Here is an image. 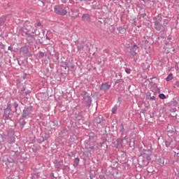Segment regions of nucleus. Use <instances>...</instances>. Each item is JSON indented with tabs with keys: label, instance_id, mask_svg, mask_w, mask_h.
Wrapping results in <instances>:
<instances>
[{
	"label": "nucleus",
	"instance_id": "nucleus-33",
	"mask_svg": "<svg viewBox=\"0 0 179 179\" xmlns=\"http://www.w3.org/2000/svg\"><path fill=\"white\" fill-rule=\"evenodd\" d=\"M52 124H53V128H58V121L55 120L52 122Z\"/></svg>",
	"mask_w": 179,
	"mask_h": 179
},
{
	"label": "nucleus",
	"instance_id": "nucleus-4",
	"mask_svg": "<svg viewBox=\"0 0 179 179\" xmlns=\"http://www.w3.org/2000/svg\"><path fill=\"white\" fill-rule=\"evenodd\" d=\"M83 104H85V106L90 108L92 101L90 94H89L87 92H84V94H83Z\"/></svg>",
	"mask_w": 179,
	"mask_h": 179
},
{
	"label": "nucleus",
	"instance_id": "nucleus-31",
	"mask_svg": "<svg viewBox=\"0 0 179 179\" xmlns=\"http://www.w3.org/2000/svg\"><path fill=\"white\" fill-rule=\"evenodd\" d=\"M18 65L20 66H26V62L24 60L18 61Z\"/></svg>",
	"mask_w": 179,
	"mask_h": 179
},
{
	"label": "nucleus",
	"instance_id": "nucleus-36",
	"mask_svg": "<svg viewBox=\"0 0 179 179\" xmlns=\"http://www.w3.org/2000/svg\"><path fill=\"white\" fill-rule=\"evenodd\" d=\"M159 99H162V100H164V99H166V95L164 94H159Z\"/></svg>",
	"mask_w": 179,
	"mask_h": 179
},
{
	"label": "nucleus",
	"instance_id": "nucleus-64",
	"mask_svg": "<svg viewBox=\"0 0 179 179\" xmlns=\"http://www.w3.org/2000/svg\"><path fill=\"white\" fill-rule=\"evenodd\" d=\"M29 27H31V25H29Z\"/></svg>",
	"mask_w": 179,
	"mask_h": 179
},
{
	"label": "nucleus",
	"instance_id": "nucleus-14",
	"mask_svg": "<svg viewBox=\"0 0 179 179\" xmlns=\"http://www.w3.org/2000/svg\"><path fill=\"white\" fill-rule=\"evenodd\" d=\"M111 87V85H108V83H102L101 85L100 90H103V92H107Z\"/></svg>",
	"mask_w": 179,
	"mask_h": 179
},
{
	"label": "nucleus",
	"instance_id": "nucleus-42",
	"mask_svg": "<svg viewBox=\"0 0 179 179\" xmlns=\"http://www.w3.org/2000/svg\"><path fill=\"white\" fill-rule=\"evenodd\" d=\"M125 72L129 75V73H131V69L126 68Z\"/></svg>",
	"mask_w": 179,
	"mask_h": 179
},
{
	"label": "nucleus",
	"instance_id": "nucleus-41",
	"mask_svg": "<svg viewBox=\"0 0 179 179\" xmlns=\"http://www.w3.org/2000/svg\"><path fill=\"white\" fill-rule=\"evenodd\" d=\"M144 44H145V46L146 47V48H148H148H150V46H148V44H149V41H144Z\"/></svg>",
	"mask_w": 179,
	"mask_h": 179
},
{
	"label": "nucleus",
	"instance_id": "nucleus-28",
	"mask_svg": "<svg viewBox=\"0 0 179 179\" xmlns=\"http://www.w3.org/2000/svg\"><path fill=\"white\" fill-rule=\"evenodd\" d=\"M22 92H23L22 97H23L24 99L27 98V94H30V90H27V91H26L25 92H24V90H23Z\"/></svg>",
	"mask_w": 179,
	"mask_h": 179
},
{
	"label": "nucleus",
	"instance_id": "nucleus-18",
	"mask_svg": "<svg viewBox=\"0 0 179 179\" xmlns=\"http://www.w3.org/2000/svg\"><path fill=\"white\" fill-rule=\"evenodd\" d=\"M25 117H22V116L20 117V120H19V124H20V127L21 128V129H23V128H24V125H26L27 122L26 120H24Z\"/></svg>",
	"mask_w": 179,
	"mask_h": 179
},
{
	"label": "nucleus",
	"instance_id": "nucleus-50",
	"mask_svg": "<svg viewBox=\"0 0 179 179\" xmlns=\"http://www.w3.org/2000/svg\"><path fill=\"white\" fill-rule=\"evenodd\" d=\"M68 156H69V157H75V154L71 155L70 153H69V154H68Z\"/></svg>",
	"mask_w": 179,
	"mask_h": 179
},
{
	"label": "nucleus",
	"instance_id": "nucleus-24",
	"mask_svg": "<svg viewBox=\"0 0 179 179\" xmlns=\"http://www.w3.org/2000/svg\"><path fill=\"white\" fill-rule=\"evenodd\" d=\"M117 30H118L119 33H120L121 34H124V33H126L127 31V29L124 28H122V27H117Z\"/></svg>",
	"mask_w": 179,
	"mask_h": 179
},
{
	"label": "nucleus",
	"instance_id": "nucleus-55",
	"mask_svg": "<svg viewBox=\"0 0 179 179\" xmlns=\"http://www.w3.org/2000/svg\"><path fill=\"white\" fill-rule=\"evenodd\" d=\"M70 68H71V69H75V66H74V65H71V66H70Z\"/></svg>",
	"mask_w": 179,
	"mask_h": 179
},
{
	"label": "nucleus",
	"instance_id": "nucleus-48",
	"mask_svg": "<svg viewBox=\"0 0 179 179\" xmlns=\"http://www.w3.org/2000/svg\"><path fill=\"white\" fill-rule=\"evenodd\" d=\"M69 0H61L62 3H66Z\"/></svg>",
	"mask_w": 179,
	"mask_h": 179
},
{
	"label": "nucleus",
	"instance_id": "nucleus-8",
	"mask_svg": "<svg viewBox=\"0 0 179 179\" xmlns=\"http://www.w3.org/2000/svg\"><path fill=\"white\" fill-rule=\"evenodd\" d=\"M125 137L123 138H117L116 141L113 142V146L116 148V149H121L124 148V146H125V145H124V141H125Z\"/></svg>",
	"mask_w": 179,
	"mask_h": 179
},
{
	"label": "nucleus",
	"instance_id": "nucleus-21",
	"mask_svg": "<svg viewBox=\"0 0 179 179\" xmlns=\"http://www.w3.org/2000/svg\"><path fill=\"white\" fill-rule=\"evenodd\" d=\"M163 20V17H162V14H158L157 17H153V21L154 22H160Z\"/></svg>",
	"mask_w": 179,
	"mask_h": 179
},
{
	"label": "nucleus",
	"instance_id": "nucleus-45",
	"mask_svg": "<svg viewBox=\"0 0 179 179\" xmlns=\"http://www.w3.org/2000/svg\"><path fill=\"white\" fill-rule=\"evenodd\" d=\"M167 24H169V22H166V20H164L162 26H164V27H166V26H167Z\"/></svg>",
	"mask_w": 179,
	"mask_h": 179
},
{
	"label": "nucleus",
	"instance_id": "nucleus-59",
	"mask_svg": "<svg viewBox=\"0 0 179 179\" xmlns=\"http://www.w3.org/2000/svg\"><path fill=\"white\" fill-rule=\"evenodd\" d=\"M101 23H102L101 21H98L99 24H101Z\"/></svg>",
	"mask_w": 179,
	"mask_h": 179
},
{
	"label": "nucleus",
	"instance_id": "nucleus-5",
	"mask_svg": "<svg viewBox=\"0 0 179 179\" xmlns=\"http://www.w3.org/2000/svg\"><path fill=\"white\" fill-rule=\"evenodd\" d=\"M30 24L29 22H25L24 24V26L20 28V33L22 36L24 37H27L30 34V29H29V25Z\"/></svg>",
	"mask_w": 179,
	"mask_h": 179
},
{
	"label": "nucleus",
	"instance_id": "nucleus-19",
	"mask_svg": "<svg viewBox=\"0 0 179 179\" xmlns=\"http://www.w3.org/2000/svg\"><path fill=\"white\" fill-rule=\"evenodd\" d=\"M101 121H103V117L99 115L94 119V124H101Z\"/></svg>",
	"mask_w": 179,
	"mask_h": 179
},
{
	"label": "nucleus",
	"instance_id": "nucleus-7",
	"mask_svg": "<svg viewBox=\"0 0 179 179\" xmlns=\"http://www.w3.org/2000/svg\"><path fill=\"white\" fill-rule=\"evenodd\" d=\"M31 113H33V106L25 107L22 110L21 117L22 118H27V117L31 115Z\"/></svg>",
	"mask_w": 179,
	"mask_h": 179
},
{
	"label": "nucleus",
	"instance_id": "nucleus-49",
	"mask_svg": "<svg viewBox=\"0 0 179 179\" xmlns=\"http://www.w3.org/2000/svg\"><path fill=\"white\" fill-rule=\"evenodd\" d=\"M8 51H13V48H12L11 46H9L8 48Z\"/></svg>",
	"mask_w": 179,
	"mask_h": 179
},
{
	"label": "nucleus",
	"instance_id": "nucleus-58",
	"mask_svg": "<svg viewBox=\"0 0 179 179\" xmlns=\"http://www.w3.org/2000/svg\"><path fill=\"white\" fill-rule=\"evenodd\" d=\"M46 39L47 40H51V38L50 37H48V36H46Z\"/></svg>",
	"mask_w": 179,
	"mask_h": 179
},
{
	"label": "nucleus",
	"instance_id": "nucleus-30",
	"mask_svg": "<svg viewBox=\"0 0 179 179\" xmlns=\"http://www.w3.org/2000/svg\"><path fill=\"white\" fill-rule=\"evenodd\" d=\"M89 138L90 139H94V138H96V134L91 132L89 134Z\"/></svg>",
	"mask_w": 179,
	"mask_h": 179
},
{
	"label": "nucleus",
	"instance_id": "nucleus-47",
	"mask_svg": "<svg viewBox=\"0 0 179 179\" xmlns=\"http://www.w3.org/2000/svg\"><path fill=\"white\" fill-rule=\"evenodd\" d=\"M141 16L143 19H145V17H146V13H142V14L141 15Z\"/></svg>",
	"mask_w": 179,
	"mask_h": 179
},
{
	"label": "nucleus",
	"instance_id": "nucleus-61",
	"mask_svg": "<svg viewBox=\"0 0 179 179\" xmlns=\"http://www.w3.org/2000/svg\"><path fill=\"white\" fill-rule=\"evenodd\" d=\"M168 40H171V38L170 37V38H168Z\"/></svg>",
	"mask_w": 179,
	"mask_h": 179
},
{
	"label": "nucleus",
	"instance_id": "nucleus-10",
	"mask_svg": "<svg viewBox=\"0 0 179 179\" xmlns=\"http://www.w3.org/2000/svg\"><path fill=\"white\" fill-rule=\"evenodd\" d=\"M152 146H150V149L146 150L144 149L140 153V156L142 157H150L152 156Z\"/></svg>",
	"mask_w": 179,
	"mask_h": 179
},
{
	"label": "nucleus",
	"instance_id": "nucleus-62",
	"mask_svg": "<svg viewBox=\"0 0 179 179\" xmlns=\"http://www.w3.org/2000/svg\"><path fill=\"white\" fill-rule=\"evenodd\" d=\"M137 27L139 29V27H141V26L138 25Z\"/></svg>",
	"mask_w": 179,
	"mask_h": 179
},
{
	"label": "nucleus",
	"instance_id": "nucleus-17",
	"mask_svg": "<svg viewBox=\"0 0 179 179\" xmlns=\"http://www.w3.org/2000/svg\"><path fill=\"white\" fill-rule=\"evenodd\" d=\"M82 20L83 22H90L91 20V17L90 15L87 13H85L82 16Z\"/></svg>",
	"mask_w": 179,
	"mask_h": 179
},
{
	"label": "nucleus",
	"instance_id": "nucleus-13",
	"mask_svg": "<svg viewBox=\"0 0 179 179\" xmlns=\"http://www.w3.org/2000/svg\"><path fill=\"white\" fill-rule=\"evenodd\" d=\"M12 111V103H7V107L4 109L3 117H6Z\"/></svg>",
	"mask_w": 179,
	"mask_h": 179
},
{
	"label": "nucleus",
	"instance_id": "nucleus-35",
	"mask_svg": "<svg viewBox=\"0 0 179 179\" xmlns=\"http://www.w3.org/2000/svg\"><path fill=\"white\" fill-rule=\"evenodd\" d=\"M5 20H6L5 17H0V24L5 23Z\"/></svg>",
	"mask_w": 179,
	"mask_h": 179
},
{
	"label": "nucleus",
	"instance_id": "nucleus-37",
	"mask_svg": "<svg viewBox=\"0 0 179 179\" xmlns=\"http://www.w3.org/2000/svg\"><path fill=\"white\" fill-rule=\"evenodd\" d=\"M39 2H41L43 6H45L47 3V0H39Z\"/></svg>",
	"mask_w": 179,
	"mask_h": 179
},
{
	"label": "nucleus",
	"instance_id": "nucleus-57",
	"mask_svg": "<svg viewBox=\"0 0 179 179\" xmlns=\"http://www.w3.org/2000/svg\"><path fill=\"white\" fill-rule=\"evenodd\" d=\"M134 62H136L138 61V57L135 58V59H134Z\"/></svg>",
	"mask_w": 179,
	"mask_h": 179
},
{
	"label": "nucleus",
	"instance_id": "nucleus-46",
	"mask_svg": "<svg viewBox=\"0 0 179 179\" xmlns=\"http://www.w3.org/2000/svg\"><path fill=\"white\" fill-rule=\"evenodd\" d=\"M45 141H47V137H46V136H42V140H41V141L45 142Z\"/></svg>",
	"mask_w": 179,
	"mask_h": 179
},
{
	"label": "nucleus",
	"instance_id": "nucleus-60",
	"mask_svg": "<svg viewBox=\"0 0 179 179\" xmlns=\"http://www.w3.org/2000/svg\"><path fill=\"white\" fill-rule=\"evenodd\" d=\"M133 26H136V24L135 23V22L132 24Z\"/></svg>",
	"mask_w": 179,
	"mask_h": 179
},
{
	"label": "nucleus",
	"instance_id": "nucleus-52",
	"mask_svg": "<svg viewBox=\"0 0 179 179\" xmlns=\"http://www.w3.org/2000/svg\"><path fill=\"white\" fill-rule=\"evenodd\" d=\"M175 85L177 87H179V81H176Z\"/></svg>",
	"mask_w": 179,
	"mask_h": 179
},
{
	"label": "nucleus",
	"instance_id": "nucleus-40",
	"mask_svg": "<svg viewBox=\"0 0 179 179\" xmlns=\"http://www.w3.org/2000/svg\"><path fill=\"white\" fill-rule=\"evenodd\" d=\"M115 113H117V106H114V107L112 108V113H113V114H115Z\"/></svg>",
	"mask_w": 179,
	"mask_h": 179
},
{
	"label": "nucleus",
	"instance_id": "nucleus-23",
	"mask_svg": "<svg viewBox=\"0 0 179 179\" xmlns=\"http://www.w3.org/2000/svg\"><path fill=\"white\" fill-rule=\"evenodd\" d=\"M92 9H94V10L100 9V6L97 4V2L94 1L92 3Z\"/></svg>",
	"mask_w": 179,
	"mask_h": 179
},
{
	"label": "nucleus",
	"instance_id": "nucleus-16",
	"mask_svg": "<svg viewBox=\"0 0 179 179\" xmlns=\"http://www.w3.org/2000/svg\"><path fill=\"white\" fill-rule=\"evenodd\" d=\"M20 52L22 53V55H29V48L26 45L20 48Z\"/></svg>",
	"mask_w": 179,
	"mask_h": 179
},
{
	"label": "nucleus",
	"instance_id": "nucleus-51",
	"mask_svg": "<svg viewBox=\"0 0 179 179\" xmlns=\"http://www.w3.org/2000/svg\"><path fill=\"white\" fill-rule=\"evenodd\" d=\"M150 100H156V96H150Z\"/></svg>",
	"mask_w": 179,
	"mask_h": 179
},
{
	"label": "nucleus",
	"instance_id": "nucleus-3",
	"mask_svg": "<svg viewBox=\"0 0 179 179\" xmlns=\"http://www.w3.org/2000/svg\"><path fill=\"white\" fill-rule=\"evenodd\" d=\"M80 10L76 7H72L70 8V12H67L68 16H69L72 20H76L77 17H79V13Z\"/></svg>",
	"mask_w": 179,
	"mask_h": 179
},
{
	"label": "nucleus",
	"instance_id": "nucleus-38",
	"mask_svg": "<svg viewBox=\"0 0 179 179\" xmlns=\"http://www.w3.org/2000/svg\"><path fill=\"white\" fill-rule=\"evenodd\" d=\"M19 153L18 151H11V155H13V156H19L17 154Z\"/></svg>",
	"mask_w": 179,
	"mask_h": 179
},
{
	"label": "nucleus",
	"instance_id": "nucleus-12",
	"mask_svg": "<svg viewBox=\"0 0 179 179\" xmlns=\"http://www.w3.org/2000/svg\"><path fill=\"white\" fill-rule=\"evenodd\" d=\"M26 40L28 44H30V45H33V44H34V41H36V35H31V34H29L26 36Z\"/></svg>",
	"mask_w": 179,
	"mask_h": 179
},
{
	"label": "nucleus",
	"instance_id": "nucleus-2",
	"mask_svg": "<svg viewBox=\"0 0 179 179\" xmlns=\"http://www.w3.org/2000/svg\"><path fill=\"white\" fill-rule=\"evenodd\" d=\"M55 13L59 15L60 16H66L68 15V11H66V8H64V5H56L54 7Z\"/></svg>",
	"mask_w": 179,
	"mask_h": 179
},
{
	"label": "nucleus",
	"instance_id": "nucleus-20",
	"mask_svg": "<svg viewBox=\"0 0 179 179\" xmlns=\"http://www.w3.org/2000/svg\"><path fill=\"white\" fill-rule=\"evenodd\" d=\"M68 129L66 128L63 127L61 130V131L59 133V135L61 138H64L65 134H67Z\"/></svg>",
	"mask_w": 179,
	"mask_h": 179
},
{
	"label": "nucleus",
	"instance_id": "nucleus-1",
	"mask_svg": "<svg viewBox=\"0 0 179 179\" xmlns=\"http://www.w3.org/2000/svg\"><path fill=\"white\" fill-rule=\"evenodd\" d=\"M103 142L98 143L96 144H94L92 141H87L85 143V153H87V157H92V154L94 153V152H96V150L99 149V148H101V149H103L106 150L107 149V138H103Z\"/></svg>",
	"mask_w": 179,
	"mask_h": 179
},
{
	"label": "nucleus",
	"instance_id": "nucleus-39",
	"mask_svg": "<svg viewBox=\"0 0 179 179\" xmlns=\"http://www.w3.org/2000/svg\"><path fill=\"white\" fill-rule=\"evenodd\" d=\"M45 53L40 51L39 52V58H44Z\"/></svg>",
	"mask_w": 179,
	"mask_h": 179
},
{
	"label": "nucleus",
	"instance_id": "nucleus-34",
	"mask_svg": "<svg viewBox=\"0 0 179 179\" xmlns=\"http://www.w3.org/2000/svg\"><path fill=\"white\" fill-rule=\"evenodd\" d=\"M78 162H80V159L75 158V160H74V166L75 167L78 166Z\"/></svg>",
	"mask_w": 179,
	"mask_h": 179
},
{
	"label": "nucleus",
	"instance_id": "nucleus-27",
	"mask_svg": "<svg viewBox=\"0 0 179 179\" xmlns=\"http://www.w3.org/2000/svg\"><path fill=\"white\" fill-rule=\"evenodd\" d=\"M115 85H117V86H121L124 83V80L123 79H117L115 81Z\"/></svg>",
	"mask_w": 179,
	"mask_h": 179
},
{
	"label": "nucleus",
	"instance_id": "nucleus-9",
	"mask_svg": "<svg viewBox=\"0 0 179 179\" xmlns=\"http://www.w3.org/2000/svg\"><path fill=\"white\" fill-rule=\"evenodd\" d=\"M154 27L157 31H161V33H164L167 30V27L163 26L159 22H154Z\"/></svg>",
	"mask_w": 179,
	"mask_h": 179
},
{
	"label": "nucleus",
	"instance_id": "nucleus-44",
	"mask_svg": "<svg viewBox=\"0 0 179 179\" xmlns=\"http://www.w3.org/2000/svg\"><path fill=\"white\" fill-rule=\"evenodd\" d=\"M37 26L38 27H43V25L41 24V22H40V21H37Z\"/></svg>",
	"mask_w": 179,
	"mask_h": 179
},
{
	"label": "nucleus",
	"instance_id": "nucleus-25",
	"mask_svg": "<svg viewBox=\"0 0 179 179\" xmlns=\"http://www.w3.org/2000/svg\"><path fill=\"white\" fill-rule=\"evenodd\" d=\"M12 106L15 108L14 113H17V107H19V103H17V102H14V103H11V107H12Z\"/></svg>",
	"mask_w": 179,
	"mask_h": 179
},
{
	"label": "nucleus",
	"instance_id": "nucleus-53",
	"mask_svg": "<svg viewBox=\"0 0 179 179\" xmlns=\"http://www.w3.org/2000/svg\"><path fill=\"white\" fill-rule=\"evenodd\" d=\"M43 141V138L38 139V143H42V142H44V141Z\"/></svg>",
	"mask_w": 179,
	"mask_h": 179
},
{
	"label": "nucleus",
	"instance_id": "nucleus-26",
	"mask_svg": "<svg viewBox=\"0 0 179 179\" xmlns=\"http://www.w3.org/2000/svg\"><path fill=\"white\" fill-rule=\"evenodd\" d=\"M15 135V130L10 129L8 130V136H14Z\"/></svg>",
	"mask_w": 179,
	"mask_h": 179
},
{
	"label": "nucleus",
	"instance_id": "nucleus-6",
	"mask_svg": "<svg viewBox=\"0 0 179 179\" xmlns=\"http://www.w3.org/2000/svg\"><path fill=\"white\" fill-rule=\"evenodd\" d=\"M165 145L166 148H170V149H174V148L177 146V143L176 142V140L173 139L172 137L168 136L165 139Z\"/></svg>",
	"mask_w": 179,
	"mask_h": 179
},
{
	"label": "nucleus",
	"instance_id": "nucleus-11",
	"mask_svg": "<svg viewBox=\"0 0 179 179\" xmlns=\"http://www.w3.org/2000/svg\"><path fill=\"white\" fill-rule=\"evenodd\" d=\"M138 52H139V48L136 45H134L133 47L130 48L129 54L133 57H138Z\"/></svg>",
	"mask_w": 179,
	"mask_h": 179
},
{
	"label": "nucleus",
	"instance_id": "nucleus-22",
	"mask_svg": "<svg viewBox=\"0 0 179 179\" xmlns=\"http://www.w3.org/2000/svg\"><path fill=\"white\" fill-rule=\"evenodd\" d=\"M8 143H15V136H8Z\"/></svg>",
	"mask_w": 179,
	"mask_h": 179
},
{
	"label": "nucleus",
	"instance_id": "nucleus-43",
	"mask_svg": "<svg viewBox=\"0 0 179 179\" xmlns=\"http://www.w3.org/2000/svg\"><path fill=\"white\" fill-rule=\"evenodd\" d=\"M120 132H122V134H124V124H121V127H120Z\"/></svg>",
	"mask_w": 179,
	"mask_h": 179
},
{
	"label": "nucleus",
	"instance_id": "nucleus-32",
	"mask_svg": "<svg viewBox=\"0 0 179 179\" xmlns=\"http://www.w3.org/2000/svg\"><path fill=\"white\" fill-rule=\"evenodd\" d=\"M13 117V114L11 113L10 112L6 116L4 117L6 120H10Z\"/></svg>",
	"mask_w": 179,
	"mask_h": 179
},
{
	"label": "nucleus",
	"instance_id": "nucleus-15",
	"mask_svg": "<svg viewBox=\"0 0 179 179\" xmlns=\"http://www.w3.org/2000/svg\"><path fill=\"white\" fill-rule=\"evenodd\" d=\"M84 43L83 42H80L79 41H77L76 42V45L77 47V50L78 51H83V48H85V46L83 45Z\"/></svg>",
	"mask_w": 179,
	"mask_h": 179
},
{
	"label": "nucleus",
	"instance_id": "nucleus-54",
	"mask_svg": "<svg viewBox=\"0 0 179 179\" xmlns=\"http://www.w3.org/2000/svg\"><path fill=\"white\" fill-rule=\"evenodd\" d=\"M70 1V3H71V5H73V3H75V1H73V0H69Z\"/></svg>",
	"mask_w": 179,
	"mask_h": 179
},
{
	"label": "nucleus",
	"instance_id": "nucleus-63",
	"mask_svg": "<svg viewBox=\"0 0 179 179\" xmlns=\"http://www.w3.org/2000/svg\"><path fill=\"white\" fill-rule=\"evenodd\" d=\"M80 1H90V0H80Z\"/></svg>",
	"mask_w": 179,
	"mask_h": 179
},
{
	"label": "nucleus",
	"instance_id": "nucleus-56",
	"mask_svg": "<svg viewBox=\"0 0 179 179\" xmlns=\"http://www.w3.org/2000/svg\"><path fill=\"white\" fill-rule=\"evenodd\" d=\"M100 179H105V178L103 176H100Z\"/></svg>",
	"mask_w": 179,
	"mask_h": 179
},
{
	"label": "nucleus",
	"instance_id": "nucleus-29",
	"mask_svg": "<svg viewBox=\"0 0 179 179\" xmlns=\"http://www.w3.org/2000/svg\"><path fill=\"white\" fill-rule=\"evenodd\" d=\"M166 82H170V80H173V73H170L166 78Z\"/></svg>",
	"mask_w": 179,
	"mask_h": 179
}]
</instances>
